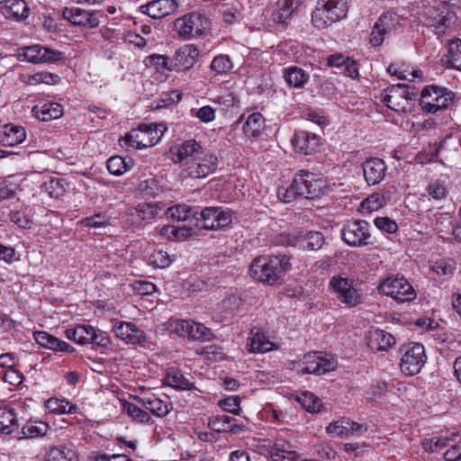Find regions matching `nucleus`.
<instances>
[{
	"instance_id": "obj_11",
	"label": "nucleus",
	"mask_w": 461,
	"mask_h": 461,
	"mask_svg": "<svg viewBox=\"0 0 461 461\" xmlns=\"http://www.w3.org/2000/svg\"><path fill=\"white\" fill-rule=\"evenodd\" d=\"M340 235L342 240L350 247L366 246L370 243L369 224L364 220L348 221L344 223Z\"/></svg>"
},
{
	"instance_id": "obj_44",
	"label": "nucleus",
	"mask_w": 461,
	"mask_h": 461,
	"mask_svg": "<svg viewBox=\"0 0 461 461\" xmlns=\"http://www.w3.org/2000/svg\"><path fill=\"white\" fill-rule=\"evenodd\" d=\"M387 72L401 80L412 81L414 78H420L422 77L420 70H410L405 65L397 63L391 64L387 68Z\"/></svg>"
},
{
	"instance_id": "obj_45",
	"label": "nucleus",
	"mask_w": 461,
	"mask_h": 461,
	"mask_svg": "<svg viewBox=\"0 0 461 461\" xmlns=\"http://www.w3.org/2000/svg\"><path fill=\"white\" fill-rule=\"evenodd\" d=\"M18 427L16 413L12 409L0 408V430L10 434Z\"/></svg>"
},
{
	"instance_id": "obj_5",
	"label": "nucleus",
	"mask_w": 461,
	"mask_h": 461,
	"mask_svg": "<svg viewBox=\"0 0 461 461\" xmlns=\"http://www.w3.org/2000/svg\"><path fill=\"white\" fill-rule=\"evenodd\" d=\"M210 28V20L200 12H191L178 17L174 22L177 36L183 40H191L203 35Z\"/></svg>"
},
{
	"instance_id": "obj_17",
	"label": "nucleus",
	"mask_w": 461,
	"mask_h": 461,
	"mask_svg": "<svg viewBox=\"0 0 461 461\" xmlns=\"http://www.w3.org/2000/svg\"><path fill=\"white\" fill-rule=\"evenodd\" d=\"M335 367L336 363L333 358H327L314 352L304 356L303 360V366L299 372L302 374H313L321 375L334 370Z\"/></svg>"
},
{
	"instance_id": "obj_26",
	"label": "nucleus",
	"mask_w": 461,
	"mask_h": 461,
	"mask_svg": "<svg viewBox=\"0 0 461 461\" xmlns=\"http://www.w3.org/2000/svg\"><path fill=\"white\" fill-rule=\"evenodd\" d=\"M244 122L242 131L246 137L256 139L262 133L265 128V118L258 112H254L248 115L242 114L239 122Z\"/></svg>"
},
{
	"instance_id": "obj_40",
	"label": "nucleus",
	"mask_w": 461,
	"mask_h": 461,
	"mask_svg": "<svg viewBox=\"0 0 461 461\" xmlns=\"http://www.w3.org/2000/svg\"><path fill=\"white\" fill-rule=\"evenodd\" d=\"M60 81V77L57 74L40 71L34 74L23 77V82L30 86H37L40 84L56 85Z\"/></svg>"
},
{
	"instance_id": "obj_6",
	"label": "nucleus",
	"mask_w": 461,
	"mask_h": 461,
	"mask_svg": "<svg viewBox=\"0 0 461 461\" xmlns=\"http://www.w3.org/2000/svg\"><path fill=\"white\" fill-rule=\"evenodd\" d=\"M329 288L341 303L348 307H354L362 303V294L356 287L354 281L345 276H333L330 279Z\"/></svg>"
},
{
	"instance_id": "obj_33",
	"label": "nucleus",
	"mask_w": 461,
	"mask_h": 461,
	"mask_svg": "<svg viewBox=\"0 0 461 461\" xmlns=\"http://www.w3.org/2000/svg\"><path fill=\"white\" fill-rule=\"evenodd\" d=\"M395 344V339L390 333L376 329L370 331L368 347L372 350L384 351L392 348Z\"/></svg>"
},
{
	"instance_id": "obj_30",
	"label": "nucleus",
	"mask_w": 461,
	"mask_h": 461,
	"mask_svg": "<svg viewBox=\"0 0 461 461\" xmlns=\"http://www.w3.org/2000/svg\"><path fill=\"white\" fill-rule=\"evenodd\" d=\"M423 23L428 27H433L436 33H443L447 26L448 19L443 11L433 6H428L423 11Z\"/></svg>"
},
{
	"instance_id": "obj_51",
	"label": "nucleus",
	"mask_w": 461,
	"mask_h": 461,
	"mask_svg": "<svg viewBox=\"0 0 461 461\" xmlns=\"http://www.w3.org/2000/svg\"><path fill=\"white\" fill-rule=\"evenodd\" d=\"M123 409L134 420L140 423H152L150 415L134 403L125 402Z\"/></svg>"
},
{
	"instance_id": "obj_35",
	"label": "nucleus",
	"mask_w": 461,
	"mask_h": 461,
	"mask_svg": "<svg viewBox=\"0 0 461 461\" xmlns=\"http://www.w3.org/2000/svg\"><path fill=\"white\" fill-rule=\"evenodd\" d=\"M302 5V0H278L277 9L273 14L276 23H285Z\"/></svg>"
},
{
	"instance_id": "obj_64",
	"label": "nucleus",
	"mask_w": 461,
	"mask_h": 461,
	"mask_svg": "<svg viewBox=\"0 0 461 461\" xmlns=\"http://www.w3.org/2000/svg\"><path fill=\"white\" fill-rule=\"evenodd\" d=\"M449 441L448 438L433 437L422 441L423 448L427 451L436 452L441 450Z\"/></svg>"
},
{
	"instance_id": "obj_23",
	"label": "nucleus",
	"mask_w": 461,
	"mask_h": 461,
	"mask_svg": "<svg viewBox=\"0 0 461 461\" xmlns=\"http://www.w3.org/2000/svg\"><path fill=\"white\" fill-rule=\"evenodd\" d=\"M34 340L41 347L55 352H75V348L64 340L52 336L44 330H36L32 334Z\"/></svg>"
},
{
	"instance_id": "obj_61",
	"label": "nucleus",
	"mask_w": 461,
	"mask_h": 461,
	"mask_svg": "<svg viewBox=\"0 0 461 461\" xmlns=\"http://www.w3.org/2000/svg\"><path fill=\"white\" fill-rule=\"evenodd\" d=\"M348 419L342 418L330 423L326 428V431L334 436L348 437Z\"/></svg>"
},
{
	"instance_id": "obj_31",
	"label": "nucleus",
	"mask_w": 461,
	"mask_h": 461,
	"mask_svg": "<svg viewBox=\"0 0 461 461\" xmlns=\"http://www.w3.org/2000/svg\"><path fill=\"white\" fill-rule=\"evenodd\" d=\"M138 402L158 418L166 417L172 411V404L167 400H162L155 395L138 398Z\"/></svg>"
},
{
	"instance_id": "obj_41",
	"label": "nucleus",
	"mask_w": 461,
	"mask_h": 461,
	"mask_svg": "<svg viewBox=\"0 0 461 461\" xmlns=\"http://www.w3.org/2000/svg\"><path fill=\"white\" fill-rule=\"evenodd\" d=\"M445 62L448 68L461 71V40L450 41Z\"/></svg>"
},
{
	"instance_id": "obj_50",
	"label": "nucleus",
	"mask_w": 461,
	"mask_h": 461,
	"mask_svg": "<svg viewBox=\"0 0 461 461\" xmlns=\"http://www.w3.org/2000/svg\"><path fill=\"white\" fill-rule=\"evenodd\" d=\"M166 384L171 387L181 389V390H189L192 388L193 384L190 383L179 371L171 370L167 373L166 378Z\"/></svg>"
},
{
	"instance_id": "obj_62",
	"label": "nucleus",
	"mask_w": 461,
	"mask_h": 461,
	"mask_svg": "<svg viewBox=\"0 0 461 461\" xmlns=\"http://www.w3.org/2000/svg\"><path fill=\"white\" fill-rule=\"evenodd\" d=\"M273 461H296L297 455L295 451L285 450L276 444L271 450Z\"/></svg>"
},
{
	"instance_id": "obj_10",
	"label": "nucleus",
	"mask_w": 461,
	"mask_h": 461,
	"mask_svg": "<svg viewBox=\"0 0 461 461\" xmlns=\"http://www.w3.org/2000/svg\"><path fill=\"white\" fill-rule=\"evenodd\" d=\"M18 58L21 60L40 64L56 63L65 59L63 52L48 48L43 45L34 44L23 47L19 50Z\"/></svg>"
},
{
	"instance_id": "obj_52",
	"label": "nucleus",
	"mask_w": 461,
	"mask_h": 461,
	"mask_svg": "<svg viewBox=\"0 0 461 461\" xmlns=\"http://www.w3.org/2000/svg\"><path fill=\"white\" fill-rule=\"evenodd\" d=\"M210 68L216 74H227L233 68V63L228 55H218L212 59Z\"/></svg>"
},
{
	"instance_id": "obj_15",
	"label": "nucleus",
	"mask_w": 461,
	"mask_h": 461,
	"mask_svg": "<svg viewBox=\"0 0 461 461\" xmlns=\"http://www.w3.org/2000/svg\"><path fill=\"white\" fill-rule=\"evenodd\" d=\"M324 242L325 238L320 231L294 230L289 234V243L303 250H319Z\"/></svg>"
},
{
	"instance_id": "obj_42",
	"label": "nucleus",
	"mask_w": 461,
	"mask_h": 461,
	"mask_svg": "<svg viewBox=\"0 0 461 461\" xmlns=\"http://www.w3.org/2000/svg\"><path fill=\"white\" fill-rule=\"evenodd\" d=\"M46 461H77V456L72 448L60 445L50 449Z\"/></svg>"
},
{
	"instance_id": "obj_58",
	"label": "nucleus",
	"mask_w": 461,
	"mask_h": 461,
	"mask_svg": "<svg viewBox=\"0 0 461 461\" xmlns=\"http://www.w3.org/2000/svg\"><path fill=\"white\" fill-rule=\"evenodd\" d=\"M191 321L188 320H174L169 323V330L179 337L190 339Z\"/></svg>"
},
{
	"instance_id": "obj_55",
	"label": "nucleus",
	"mask_w": 461,
	"mask_h": 461,
	"mask_svg": "<svg viewBox=\"0 0 461 461\" xmlns=\"http://www.w3.org/2000/svg\"><path fill=\"white\" fill-rule=\"evenodd\" d=\"M167 215L172 220L184 221L191 216V208L186 204H176L167 208Z\"/></svg>"
},
{
	"instance_id": "obj_25",
	"label": "nucleus",
	"mask_w": 461,
	"mask_h": 461,
	"mask_svg": "<svg viewBox=\"0 0 461 461\" xmlns=\"http://www.w3.org/2000/svg\"><path fill=\"white\" fill-rule=\"evenodd\" d=\"M246 347L249 352L254 354L266 353L277 348L276 344L259 330H251Z\"/></svg>"
},
{
	"instance_id": "obj_3",
	"label": "nucleus",
	"mask_w": 461,
	"mask_h": 461,
	"mask_svg": "<svg viewBox=\"0 0 461 461\" xmlns=\"http://www.w3.org/2000/svg\"><path fill=\"white\" fill-rule=\"evenodd\" d=\"M167 127L162 123L140 124L138 128L132 129L123 140L129 147L142 149L157 145Z\"/></svg>"
},
{
	"instance_id": "obj_13",
	"label": "nucleus",
	"mask_w": 461,
	"mask_h": 461,
	"mask_svg": "<svg viewBox=\"0 0 461 461\" xmlns=\"http://www.w3.org/2000/svg\"><path fill=\"white\" fill-rule=\"evenodd\" d=\"M202 227L214 230L230 225L233 220V212L223 207H205L201 211Z\"/></svg>"
},
{
	"instance_id": "obj_37",
	"label": "nucleus",
	"mask_w": 461,
	"mask_h": 461,
	"mask_svg": "<svg viewBox=\"0 0 461 461\" xmlns=\"http://www.w3.org/2000/svg\"><path fill=\"white\" fill-rule=\"evenodd\" d=\"M284 77L290 87L302 88L309 80V74L303 68L292 66L284 70Z\"/></svg>"
},
{
	"instance_id": "obj_9",
	"label": "nucleus",
	"mask_w": 461,
	"mask_h": 461,
	"mask_svg": "<svg viewBox=\"0 0 461 461\" xmlns=\"http://www.w3.org/2000/svg\"><path fill=\"white\" fill-rule=\"evenodd\" d=\"M323 186V181L315 174L301 170L295 175L289 191L297 196L313 199L321 194Z\"/></svg>"
},
{
	"instance_id": "obj_32",
	"label": "nucleus",
	"mask_w": 461,
	"mask_h": 461,
	"mask_svg": "<svg viewBox=\"0 0 461 461\" xmlns=\"http://www.w3.org/2000/svg\"><path fill=\"white\" fill-rule=\"evenodd\" d=\"M34 116L43 122L58 119L63 114V107L59 103L47 102L35 105L32 109Z\"/></svg>"
},
{
	"instance_id": "obj_57",
	"label": "nucleus",
	"mask_w": 461,
	"mask_h": 461,
	"mask_svg": "<svg viewBox=\"0 0 461 461\" xmlns=\"http://www.w3.org/2000/svg\"><path fill=\"white\" fill-rule=\"evenodd\" d=\"M191 335L190 339L194 340H210L212 338V333L210 329L203 324L191 321Z\"/></svg>"
},
{
	"instance_id": "obj_22",
	"label": "nucleus",
	"mask_w": 461,
	"mask_h": 461,
	"mask_svg": "<svg viewBox=\"0 0 461 461\" xmlns=\"http://www.w3.org/2000/svg\"><path fill=\"white\" fill-rule=\"evenodd\" d=\"M177 7L176 0H152L140 5V11L153 19H160L174 13Z\"/></svg>"
},
{
	"instance_id": "obj_43",
	"label": "nucleus",
	"mask_w": 461,
	"mask_h": 461,
	"mask_svg": "<svg viewBox=\"0 0 461 461\" xmlns=\"http://www.w3.org/2000/svg\"><path fill=\"white\" fill-rule=\"evenodd\" d=\"M45 407L52 413H75L77 410L76 404H72L67 399L50 398L45 402Z\"/></svg>"
},
{
	"instance_id": "obj_48",
	"label": "nucleus",
	"mask_w": 461,
	"mask_h": 461,
	"mask_svg": "<svg viewBox=\"0 0 461 461\" xmlns=\"http://www.w3.org/2000/svg\"><path fill=\"white\" fill-rule=\"evenodd\" d=\"M138 191L143 197L152 198L160 193L161 186L153 176H148L140 182Z\"/></svg>"
},
{
	"instance_id": "obj_49",
	"label": "nucleus",
	"mask_w": 461,
	"mask_h": 461,
	"mask_svg": "<svg viewBox=\"0 0 461 461\" xmlns=\"http://www.w3.org/2000/svg\"><path fill=\"white\" fill-rule=\"evenodd\" d=\"M146 65L153 67L156 70L174 71L176 68L168 57L160 54H152L146 58Z\"/></svg>"
},
{
	"instance_id": "obj_18",
	"label": "nucleus",
	"mask_w": 461,
	"mask_h": 461,
	"mask_svg": "<svg viewBox=\"0 0 461 461\" xmlns=\"http://www.w3.org/2000/svg\"><path fill=\"white\" fill-rule=\"evenodd\" d=\"M160 211L161 207L158 203H142L129 209L128 215L138 227L141 228L155 221Z\"/></svg>"
},
{
	"instance_id": "obj_21",
	"label": "nucleus",
	"mask_w": 461,
	"mask_h": 461,
	"mask_svg": "<svg viewBox=\"0 0 461 461\" xmlns=\"http://www.w3.org/2000/svg\"><path fill=\"white\" fill-rule=\"evenodd\" d=\"M62 15L65 20L74 25L95 28L99 24V19L95 13L78 7H65Z\"/></svg>"
},
{
	"instance_id": "obj_63",
	"label": "nucleus",
	"mask_w": 461,
	"mask_h": 461,
	"mask_svg": "<svg viewBox=\"0 0 461 461\" xmlns=\"http://www.w3.org/2000/svg\"><path fill=\"white\" fill-rule=\"evenodd\" d=\"M427 192L429 197H431L434 200L441 201L446 198L447 196V188L445 185L440 181H435L430 183L427 186Z\"/></svg>"
},
{
	"instance_id": "obj_16",
	"label": "nucleus",
	"mask_w": 461,
	"mask_h": 461,
	"mask_svg": "<svg viewBox=\"0 0 461 461\" xmlns=\"http://www.w3.org/2000/svg\"><path fill=\"white\" fill-rule=\"evenodd\" d=\"M112 330L126 344H140L146 340L145 332L131 321H114Z\"/></svg>"
},
{
	"instance_id": "obj_4",
	"label": "nucleus",
	"mask_w": 461,
	"mask_h": 461,
	"mask_svg": "<svg viewBox=\"0 0 461 461\" xmlns=\"http://www.w3.org/2000/svg\"><path fill=\"white\" fill-rule=\"evenodd\" d=\"M416 95L410 86L397 84L388 86L382 92L381 101L391 110L407 113L411 110Z\"/></svg>"
},
{
	"instance_id": "obj_47",
	"label": "nucleus",
	"mask_w": 461,
	"mask_h": 461,
	"mask_svg": "<svg viewBox=\"0 0 461 461\" xmlns=\"http://www.w3.org/2000/svg\"><path fill=\"white\" fill-rule=\"evenodd\" d=\"M405 19L396 13L386 12L383 14L377 20L379 24L383 26L387 33L396 30L402 25Z\"/></svg>"
},
{
	"instance_id": "obj_46",
	"label": "nucleus",
	"mask_w": 461,
	"mask_h": 461,
	"mask_svg": "<svg viewBox=\"0 0 461 461\" xmlns=\"http://www.w3.org/2000/svg\"><path fill=\"white\" fill-rule=\"evenodd\" d=\"M297 402L305 411L309 412H318L321 408V401L311 392H303L296 397Z\"/></svg>"
},
{
	"instance_id": "obj_36",
	"label": "nucleus",
	"mask_w": 461,
	"mask_h": 461,
	"mask_svg": "<svg viewBox=\"0 0 461 461\" xmlns=\"http://www.w3.org/2000/svg\"><path fill=\"white\" fill-rule=\"evenodd\" d=\"M242 5L240 0H223L221 4L220 11L222 14L224 23L232 24L241 19Z\"/></svg>"
},
{
	"instance_id": "obj_53",
	"label": "nucleus",
	"mask_w": 461,
	"mask_h": 461,
	"mask_svg": "<svg viewBox=\"0 0 461 461\" xmlns=\"http://www.w3.org/2000/svg\"><path fill=\"white\" fill-rule=\"evenodd\" d=\"M106 167L110 174L121 176L130 168V166L122 157L113 156L107 160Z\"/></svg>"
},
{
	"instance_id": "obj_34",
	"label": "nucleus",
	"mask_w": 461,
	"mask_h": 461,
	"mask_svg": "<svg viewBox=\"0 0 461 461\" xmlns=\"http://www.w3.org/2000/svg\"><path fill=\"white\" fill-rule=\"evenodd\" d=\"M66 338L80 345L89 344L95 336V329L91 325H77L65 331Z\"/></svg>"
},
{
	"instance_id": "obj_39",
	"label": "nucleus",
	"mask_w": 461,
	"mask_h": 461,
	"mask_svg": "<svg viewBox=\"0 0 461 461\" xmlns=\"http://www.w3.org/2000/svg\"><path fill=\"white\" fill-rule=\"evenodd\" d=\"M49 424L37 420H29L22 428L23 438H34L47 434Z\"/></svg>"
},
{
	"instance_id": "obj_20",
	"label": "nucleus",
	"mask_w": 461,
	"mask_h": 461,
	"mask_svg": "<svg viewBox=\"0 0 461 461\" xmlns=\"http://www.w3.org/2000/svg\"><path fill=\"white\" fill-rule=\"evenodd\" d=\"M362 169L366 182L375 185L384 180L387 166L382 158H369L363 162Z\"/></svg>"
},
{
	"instance_id": "obj_7",
	"label": "nucleus",
	"mask_w": 461,
	"mask_h": 461,
	"mask_svg": "<svg viewBox=\"0 0 461 461\" xmlns=\"http://www.w3.org/2000/svg\"><path fill=\"white\" fill-rule=\"evenodd\" d=\"M400 354V368L406 375L420 373L427 360L424 346L420 343L411 342L402 346Z\"/></svg>"
},
{
	"instance_id": "obj_19",
	"label": "nucleus",
	"mask_w": 461,
	"mask_h": 461,
	"mask_svg": "<svg viewBox=\"0 0 461 461\" xmlns=\"http://www.w3.org/2000/svg\"><path fill=\"white\" fill-rule=\"evenodd\" d=\"M218 158L213 154L199 155L198 159L191 162L185 170L192 178H203L212 173L217 167Z\"/></svg>"
},
{
	"instance_id": "obj_1",
	"label": "nucleus",
	"mask_w": 461,
	"mask_h": 461,
	"mask_svg": "<svg viewBox=\"0 0 461 461\" xmlns=\"http://www.w3.org/2000/svg\"><path fill=\"white\" fill-rule=\"evenodd\" d=\"M289 266L286 256H259L251 262L249 274L254 280L273 285L280 282Z\"/></svg>"
},
{
	"instance_id": "obj_2",
	"label": "nucleus",
	"mask_w": 461,
	"mask_h": 461,
	"mask_svg": "<svg viewBox=\"0 0 461 461\" xmlns=\"http://www.w3.org/2000/svg\"><path fill=\"white\" fill-rule=\"evenodd\" d=\"M348 12L347 0H318L312 14V23L318 29H325L344 19Z\"/></svg>"
},
{
	"instance_id": "obj_14",
	"label": "nucleus",
	"mask_w": 461,
	"mask_h": 461,
	"mask_svg": "<svg viewBox=\"0 0 461 461\" xmlns=\"http://www.w3.org/2000/svg\"><path fill=\"white\" fill-rule=\"evenodd\" d=\"M203 147L195 140H188L176 144L170 149L171 158L174 163L180 164L185 170L199 155H203Z\"/></svg>"
},
{
	"instance_id": "obj_27",
	"label": "nucleus",
	"mask_w": 461,
	"mask_h": 461,
	"mask_svg": "<svg viewBox=\"0 0 461 461\" xmlns=\"http://www.w3.org/2000/svg\"><path fill=\"white\" fill-rule=\"evenodd\" d=\"M320 138L312 132L302 131L296 132L293 139V145L297 152L304 155L317 150Z\"/></svg>"
},
{
	"instance_id": "obj_12",
	"label": "nucleus",
	"mask_w": 461,
	"mask_h": 461,
	"mask_svg": "<svg viewBox=\"0 0 461 461\" xmlns=\"http://www.w3.org/2000/svg\"><path fill=\"white\" fill-rule=\"evenodd\" d=\"M451 99V94L446 88L428 86L420 94V104L426 112L435 113L446 108Z\"/></svg>"
},
{
	"instance_id": "obj_8",
	"label": "nucleus",
	"mask_w": 461,
	"mask_h": 461,
	"mask_svg": "<svg viewBox=\"0 0 461 461\" xmlns=\"http://www.w3.org/2000/svg\"><path fill=\"white\" fill-rule=\"evenodd\" d=\"M379 291L398 303L411 302L417 295L409 281L404 276L398 275L384 280L379 285Z\"/></svg>"
},
{
	"instance_id": "obj_29",
	"label": "nucleus",
	"mask_w": 461,
	"mask_h": 461,
	"mask_svg": "<svg viewBox=\"0 0 461 461\" xmlns=\"http://www.w3.org/2000/svg\"><path fill=\"white\" fill-rule=\"evenodd\" d=\"M26 132L23 127L8 123L0 128V143L3 146L14 147L25 140Z\"/></svg>"
},
{
	"instance_id": "obj_54",
	"label": "nucleus",
	"mask_w": 461,
	"mask_h": 461,
	"mask_svg": "<svg viewBox=\"0 0 461 461\" xmlns=\"http://www.w3.org/2000/svg\"><path fill=\"white\" fill-rule=\"evenodd\" d=\"M42 189L48 193L51 198L56 199L61 197L66 191L63 179L60 178H50L43 184Z\"/></svg>"
},
{
	"instance_id": "obj_28",
	"label": "nucleus",
	"mask_w": 461,
	"mask_h": 461,
	"mask_svg": "<svg viewBox=\"0 0 461 461\" xmlns=\"http://www.w3.org/2000/svg\"><path fill=\"white\" fill-rule=\"evenodd\" d=\"M0 9L7 18L17 22L25 20L30 11L23 0H0Z\"/></svg>"
},
{
	"instance_id": "obj_38",
	"label": "nucleus",
	"mask_w": 461,
	"mask_h": 461,
	"mask_svg": "<svg viewBox=\"0 0 461 461\" xmlns=\"http://www.w3.org/2000/svg\"><path fill=\"white\" fill-rule=\"evenodd\" d=\"M208 426L216 432H234L238 428L236 420L226 414L211 417Z\"/></svg>"
},
{
	"instance_id": "obj_60",
	"label": "nucleus",
	"mask_w": 461,
	"mask_h": 461,
	"mask_svg": "<svg viewBox=\"0 0 461 461\" xmlns=\"http://www.w3.org/2000/svg\"><path fill=\"white\" fill-rule=\"evenodd\" d=\"M432 268L439 276H449L456 270V262L452 258H443L436 261Z\"/></svg>"
},
{
	"instance_id": "obj_24",
	"label": "nucleus",
	"mask_w": 461,
	"mask_h": 461,
	"mask_svg": "<svg viewBox=\"0 0 461 461\" xmlns=\"http://www.w3.org/2000/svg\"><path fill=\"white\" fill-rule=\"evenodd\" d=\"M199 50L194 44H185L179 48L174 55L176 70H187L191 68L197 60Z\"/></svg>"
},
{
	"instance_id": "obj_56",
	"label": "nucleus",
	"mask_w": 461,
	"mask_h": 461,
	"mask_svg": "<svg viewBox=\"0 0 461 461\" xmlns=\"http://www.w3.org/2000/svg\"><path fill=\"white\" fill-rule=\"evenodd\" d=\"M148 261L149 265L155 267L166 268L171 264L172 259L167 251L159 249L151 253Z\"/></svg>"
},
{
	"instance_id": "obj_59",
	"label": "nucleus",
	"mask_w": 461,
	"mask_h": 461,
	"mask_svg": "<svg viewBox=\"0 0 461 461\" xmlns=\"http://www.w3.org/2000/svg\"><path fill=\"white\" fill-rule=\"evenodd\" d=\"M82 226L88 228H104L111 225L110 218L104 213H96L80 221Z\"/></svg>"
}]
</instances>
